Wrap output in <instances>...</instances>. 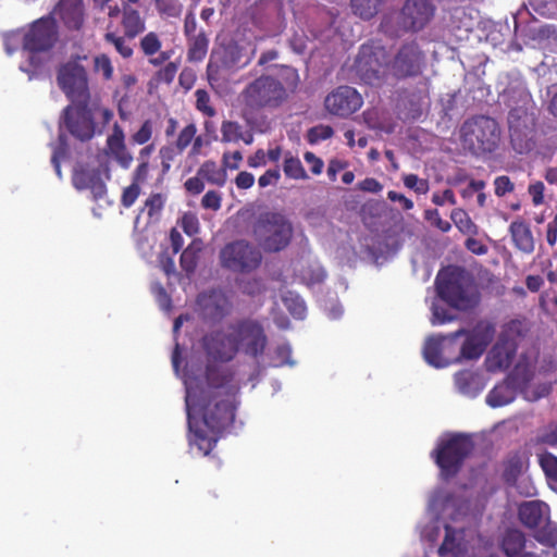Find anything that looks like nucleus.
<instances>
[{"instance_id": "obj_2", "label": "nucleus", "mask_w": 557, "mask_h": 557, "mask_svg": "<svg viewBox=\"0 0 557 557\" xmlns=\"http://www.w3.org/2000/svg\"><path fill=\"white\" fill-rule=\"evenodd\" d=\"M288 99L283 83L272 75H261L249 82L238 94L240 117L256 133L265 134L272 121L265 111L280 109Z\"/></svg>"}, {"instance_id": "obj_24", "label": "nucleus", "mask_w": 557, "mask_h": 557, "mask_svg": "<svg viewBox=\"0 0 557 557\" xmlns=\"http://www.w3.org/2000/svg\"><path fill=\"white\" fill-rule=\"evenodd\" d=\"M515 352L516 346L513 342L500 339L495 344L486 357L485 364L487 370L495 372L508 368L512 361Z\"/></svg>"}, {"instance_id": "obj_40", "label": "nucleus", "mask_w": 557, "mask_h": 557, "mask_svg": "<svg viewBox=\"0 0 557 557\" xmlns=\"http://www.w3.org/2000/svg\"><path fill=\"white\" fill-rule=\"evenodd\" d=\"M450 219L461 233L467 235L476 234V225L463 209H454L450 213Z\"/></svg>"}, {"instance_id": "obj_59", "label": "nucleus", "mask_w": 557, "mask_h": 557, "mask_svg": "<svg viewBox=\"0 0 557 557\" xmlns=\"http://www.w3.org/2000/svg\"><path fill=\"white\" fill-rule=\"evenodd\" d=\"M205 209L219 210L221 208V195L215 190L208 191L201 199Z\"/></svg>"}, {"instance_id": "obj_50", "label": "nucleus", "mask_w": 557, "mask_h": 557, "mask_svg": "<svg viewBox=\"0 0 557 557\" xmlns=\"http://www.w3.org/2000/svg\"><path fill=\"white\" fill-rule=\"evenodd\" d=\"M431 311H432L431 323L433 325L444 324V323L455 320V317L449 314L448 311L446 310V308L436 301L432 302Z\"/></svg>"}, {"instance_id": "obj_45", "label": "nucleus", "mask_w": 557, "mask_h": 557, "mask_svg": "<svg viewBox=\"0 0 557 557\" xmlns=\"http://www.w3.org/2000/svg\"><path fill=\"white\" fill-rule=\"evenodd\" d=\"M94 72L101 75L104 81H110L113 77V65L107 54H98L94 58Z\"/></svg>"}, {"instance_id": "obj_15", "label": "nucleus", "mask_w": 557, "mask_h": 557, "mask_svg": "<svg viewBox=\"0 0 557 557\" xmlns=\"http://www.w3.org/2000/svg\"><path fill=\"white\" fill-rule=\"evenodd\" d=\"M232 331L238 351L242 350L246 355L257 357L261 355L267 345V336L262 326L255 321H242L232 325Z\"/></svg>"}, {"instance_id": "obj_42", "label": "nucleus", "mask_w": 557, "mask_h": 557, "mask_svg": "<svg viewBox=\"0 0 557 557\" xmlns=\"http://www.w3.org/2000/svg\"><path fill=\"white\" fill-rule=\"evenodd\" d=\"M165 203V196L162 194H152L146 201L144 211L147 212L150 222H157Z\"/></svg>"}, {"instance_id": "obj_33", "label": "nucleus", "mask_w": 557, "mask_h": 557, "mask_svg": "<svg viewBox=\"0 0 557 557\" xmlns=\"http://www.w3.org/2000/svg\"><path fill=\"white\" fill-rule=\"evenodd\" d=\"M122 24L125 35L128 38H135L145 30V21L141 18L139 12L134 9H124Z\"/></svg>"}, {"instance_id": "obj_11", "label": "nucleus", "mask_w": 557, "mask_h": 557, "mask_svg": "<svg viewBox=\"0 0 557 557\" xmlns=\"http://www.w3.org/2000/svg\"><path fill=\"white\" fill-rule=\"evenodd\" d=\"M465 333L463 329L457 332L438 337L426 339L423 348L425 361L435 368H445L451 363L462 360L458 338Z\"/></svg>"}, {"instance_id": "obj_19", "label": "nucleus", "mask_w": 557, "mask_h": 557, "mask_svg": "<svg viewBox=\"0 0 557 557\" xmlns=\"http://www.w3.org/2000/svg\"><path fill=\"white\" fill-rule=\"evenodd\" d=\"M465 336L462 345L459 344L462 359H478L493 337V329L486 323H479L473 330L461 334Z\"/></svg>"}, {"instance_id": "obj_38", "label": "nucleus", "mask_w": 557, "mask_h": 557, "mask_svg": "<svg viewBox=\"0 0 557 557\" xmlns=\"http://www.w3.org/2000/svg\"><path fill=\"white\" fill-rule=\"evenodd\" d=\"M283 171L284 174L292 180L308 178L301 161L294 157L290 152L284 154Z\"/></svg>"}, {"instance_id": "obj_39", "label": "nucleus", "mask_w": 557, "mask_h": 557, "mask_svg": "<svg viewBox=\"0 0 557 557\" xmlns=\"http://www.w3.org/2000/svg\"><path fill=\"white\" fill-rule=\"evenodd\" d=\"M552 391L550 383L547 382H529L521 387L523 397L529 401H535L546 397Z\"/></svg>"}, {"instance_id": "obj_56", "label": "nucleus", "mask_w": 557, "mask_h": 557, "mask_svg": "<svg viewBox=\"0 0 557 557\" xmlns=\"http://www.w3.org/2000/svg\"><path fill=\"white\" fill-rule=\"evenodd\" d=\"M152 123L145 121L140 128L132 136V140L137 145H144L151 139Z\"/></svg>"}, {"instance_id": "obj_1", "label": "nucleus", "mask_w": 557, "mask_h": 557, "mask_svg": "<svg viewBox=\"0 0 557 557\" xmlns=\"http://www.w3.org/2000/svg\"><path fill=\"white\" fill-rule=\"evenodd\" d=\"M184 384L189 443L207 456L218 441V433L233 422L238 384L221 369H202L193 360L187 362Z\"/></svg>"}, {"instance_id": "obj_64", "label": "nucleus", "mask_w": 557, "mask_h": 557, "mask_svg": "<svg viewBox=\"0 0 557 557\" xmlns=\"http://www.w3.org/2000/svg\"><path fill=\"white\" fill-rule=\"evenodd\" d=\"M304 158H305V161L310 165V170L313 174L319 175L322 173L324 163L313 152H310V151L306 152Z\"/></svg>"}, {"instance_id": "obj_37", "label": "nucleus", "mask_w": 557, "mask_h": 557, "mask_svg": "<svg viewBox=\"0 0 557 557\" xmlns=\"http://www.w3.org/2000/svg\"><path fill=\"white\" fill-rule=\"evenodd\" d=\"M161 18H180L184 10V0H153Z\"/></svg>"}, {"instance_id": "obj_43", "label": "nucleus", "mask_w": 557, "mask_h": 557, "mask_svg": "<svg viewBox=\"0 0 557 557\" xmlns=\"http://www.w3.org/2000/svg\"><path fill=\"white\" fill-rule=\"evenodd\" d=\"M284 305L287 310L297 319H304L306 314V305L305 301L293 293H288L283 298Z\"/></svg>"}, {"instance_id": "obj_18", "label": "nucleus", "mask_w": 557, "mask_h": 557, "mask_svg": "<svg viewBox=\"0 0 557 557\" xmlns=\"http://www.w3.org/2000/svg\"><path fill=\"white\" fill-rule=\"evenodd\" d=\"M326 110L338 116H347L362 106V97L352 87L341 86L325 98Z\"/></svg>"}, {"instance_id": "obj_52", "label": "nucleus", "mask_w": 557, "mask_h": 557, "mask_svg": "<svg viewBox=\"0 0 557 557\" xmlns=\"http://www.w3.org/2000/svg\"><path fill=\"white\" fill-rule=\"evenodd\" d=\"M333 135V129L327 125H319L310 128L307 134L308 141L310 144H317L321 140H325Z\"/></svg>"}, {"instance_id": "obj_62", "label": "nucleus", "mask_w": 557, "mask_h": 557, "mask_svg": "<svg viewBox=\"0 0 557 557\" xmlns=\"http://www.w3.org/2000/svg\"><path fill=\"white\" fill-rule=\"evenodd\" d=\"M432 201L436 206H444L445 203L456 205V202H457L456 197H455L453 190H450V189H446L442 194H440V193L433 194Z\"/></svg>"}, {"instance_id": "obj_26", "label": "nucleus", "mask_w": 557, "mask_h": 557, "mask_svg": "<svg viewBox=\"0 0 557 557\" xmlns=\"http://www.w3.org/2000/svg\"><path fill=\"white\" fill-rule=\"evenodd\" d=\"M445 539L438 549L441 556L451 555L453 557H465L469 545L466 540V533L462 529H454L449 524L445 525Z\"/></svg>"}, {"instance_id": "obj_7", "label": "nucleus", "mask_w": 557, "mask_h": 557, "mask_svg": "<svg viewBox=\"0 0 557 557\" xmlns=\"http://www.w3.org/2000/svg\"><path fill=\"white\" fill-rule=\"evenodd\" d=\"M518 517L528 529L534 530L533 537L545 546L557 544V524L549 520V507L541 500H528L519 505Z\"/></svg>"}, {"instance_id": "obj_61", "label": "nucleus", "mask_w": 557, "mask_h": 557, "mask_svg": "<svg viewBox=\"0 0 557 557\" xmlns=\"http://www.w3.org/2000/svg\"><path fill=\"white\" fill-rule=\"evenodd\" d=\"M544 184L542 182H535L530 184L528 191L532 197V201L535 206H540L544 200Z\"/></svg>"}, {"instance_id": "obj_57", "label": "nucleus", "mask_w": 557, "mask_h": 557, "mask_svg": "<svg viewBox=\"0 0 557 557\" xmlns=\"http://www.w3.org/2000/svg\"><path fill=\"white\" fill-rule=\"evenodd\" d=\"M140 194V187L137 184L132 183L129 186L124 188L122 193L121 202L125 208H129L134 205Z\"/></svg>"}, {"instance_id": "obj_30", "label": "nucleus", "mask_w": 557, "mask_h": 557, "mask_svg": "<svg viewBox=\"0 0 557 557\" xmlns=\"http://www.w3.org/2000/svg\"><path fill=\"white\" fill-rule=\"evenodd\" d=\"M502 548L508 557H518L527 548H535V544L528 541L522 531L509 529L503 536Z\"/></svg>"}, {"instance_id": "obj_20", "label": "nucleus", "mask_w": 557, "mask_h": 557, "mask_svg": "<svg viewBox=\"0 0 557 557\" xmlns=\"http://www.w3.org/2000/svg\"><path fill=\"white\" fill-rule=\"evenodd\" d=\"M205 348L214 360L228 361L238 352L232 326L226 331L213 333L205 338Z\"/></svg>"}, {"instance_id": "obj_8", "label": "nucleus", "mask_w": 557, "mask_h": 557, "mask_svg": "<svg viewBox=\"0 0 557 557\" xmlns=\"http://www.w3.org/2000/svg\"><path fill=\"white\" fill-rule=\"evenodd\" d=\"M472 448L473 444L466 435L455 434L442 437L432 453L442 476L446 479L454 476Z\"/></svg>"}, {"instance_id": "obj_23", "label": "nucleus", "mask_w": 557, "mask_h": 557, "mask_svg": "<svg viewBox=\"0 0 557 557\" xmlns=\"http://www.w3.org/2000/svg\"><path fill=\"white\" fill-rule=\"evenodd\" d=\"M107 152L123 169H128L133 162V156L125 146L124 132L119 124L113 125L112 133L108 136Z\"/></svg>"}, {"instance_id": "obj_3", "label": "nucleus", "mask_w": 557, "mask_h": 557, "mask_svg": "<svg viewBox=\"0 0 557 557\" xmlns=\"http://www.w3.org/2000/svg\"><path fill=\"white\" fill-rule=\"evenodd\" d=\"M57 32L53 21L50 18H40L25 33L16 30L7 35L4 37V47L7 53L12 54L13 49L11 48V40L23 42V51L29 64H22L21 70L26 73H32L29 75V78H32L44 62L41 53L52 47Z\"/></svg>"}, {"instance_id": "obj_25", "label": "nucleus", "mask_w": 557, "mask_h": 557, "mask_svg": "<svg viewBox=\"0 0 557 557\" xmlns=\"http://www.w3.org/2000/svg\"><path fill=\"white\" fill-rule=\"evenodd\" d=\"M67 28L78 29L84 22V5L82 0H60L54 10Z\"/></svg>"}, {"instance_id": "obj_46", "label": "nucleus", "mask_w": 557, "mask_h": 557, "mask_svg": "<svg viewBox=\"0 0 557 557\" xmlns=\"http://www.w3.org/2000/svg\"><path fill=\"white\" fill-rule=\"evenodd\" d=\"M196 134L197 127L194 123H189L183 129H181L175 141V149L177 153H182L189 145H191Z\"/></svg>"}, {"instance_id": "obj_27", "label": "nucleus", "mask_w": 557, "mask_h": 557, "mask_svg": "<svg viewBox=\"0 0 557 557\" xmlns=\"http://www.w3.org/2000/svg\"><path fill=\"white\" fill-rule=\"evenodd\" d=\"M198 306L206 318L219 319L227 312L230 304L222 292L213 290L201 294L198 297Z\"/></svg>"}, {"instance_id": "obj_41", "label": "nucleus", "mask_w": 557, "mask_h": 557, "mask_svg": "<svg viewBox=\"0 0 557 557\" xmlns=\"http://www.w3.org/2000/svg\"><path fill=\"white\" fill-rule=\"evenodd\" d=\"M202 248L200 240H193V243L181 255V267L186 272L190 273L197 265L198 252Z\"/></svg>"}, {"instance_id": "obj_14", "label": "nucleus", "mask_w": 557, "mask_h": 557, "mask_svg": "<svg viewBox=\"0 0 557 557\" xmlns=\"http://www.w3.org/2000/svg\"><path fill=\"white\" fill-rule=\"evenodd\" d=\"M388 74L397 78L417 76L424 64V54L416 42H409L399 48L391 59L387 55Z\"/></svg>"}, {"instance_id": "obj_51", "label": "nucleus", "mask_w": 557, "mask_h": 557, "mask_svg": "<svg viewBox=\"0 0 557 557\" xmlns=\"http://www.w3.org/2000/svg\"><path fill=\"white\" fill-rule=\"evenodd\" d=\"M140 48L147 55H152L157 53L161 48V41L159 36L150 32L146 36H144L140 40Z\"/></svg>"}, {"instance_id": "obj_63", "label": "nucleus", "mask_w": 557, "mask_h": 557, "mask_svg": "<svg viewBox=\"0 0 557 557\" xmlns=\"http://www.w3.org/2000/svg\"><path fill=\"white\" fill-rule=\"evenodd\" d=\"M358 188L362 191L377 194L383 189V186L377 180L368 177L358 184Z\"/></svg>"}, {"instance_id": "obj_12", "label": "nucleus", "mask_w": 557, "mask_h": 557, "mask_svg": "<svg viewBox=\"0 0 557 557\" xmlns=\"http://www.w3.org/2000/svg\"><path fill=\"white\" fill-rule=\"evenodd\" d=\"M261 252L246 240L226 245L220 252L221 264L234 272H251L261 263Z\"/></svg>"}, {"instance_id": "obj_32", "label": "nucleus", "mask_w": 557, "mask_h": 557, "mask_svg": "<svg viewBox=\"0 0 557 557\" xmlns=\"http://www.w3.org/2000/svg\"><path fill=\"white\" fill-rule=\"evenodd\" d=\"M251 128L245 131L243 125L236 121H223L221 124V140L223 143H238L243 140L246 145L253 143V133Z\"/></svg>"}, {"instance_id": "obj_29", "label": "nucleus", "mask_w": 557, "mask_h": 557, "mask_svg": "<svg viewBox=\"0 0 557 557\" xmlns=\"http://www.w3.org/2000/svg\"><path fill=\"white\" fill-rule=\"evenodd\" d=\"M455 385L460 394L467 397H475L485 387L486 380L480 373L461 371L455 375Z\"/></svg>"}, {"instance_id": "obj_31", "label": "nucleus", "mask_w": 557, "mask_h": 557, "mask_svg": "<svg viewBox=\"0 0 557 557\" xmlns=\"http://www.w3.org/2000/svg\"><path fill=\"white\" fill-rule=\"evenodd\" d=\"M512 240L516 247L524 253L534 250V238L530 226L523 221H513L509 226Z\"/></svg>"}, {"instance_id": "obj_35", "label": "nucleus", "mask_w": 557, "mask_h": 557, "mask_svg": "<svg viewBox=\"0 0 557 557\" xmlns=\"http://www.w3.org/2000/svg\"><path fill=\"white\" fill-rule=\"evenodd\" d=\"M539 462L549 487L557 493V457L550 453H542L539 455Z\"/></svg>"}, {"instance_id": "obj_22", "label": "nucleus", "mask_w": 557, "mask_h": 557, "mask_svg": "<svg viewBox=\"0 0 557 557\" xmlns=\"http://www.w3.org/2000/svg\"><path fill=\"white\" fill-rule=\"evenodd\" d=\"M518 372L495 385L486 395V404L492 408L503 407L512 403L517 396Z\"/></svg>"}, {"instance_id": "obj_16", "label": "nucleus", "mask_w": 557, "mask_h": 557, "mask_svg": "<svg viewBox=\"0 0 557 557\" xmlns=\"http://www.w3.org/2000/svg\"><path fill=\"white\" fill-rule=\"evenodd\" d=\"M84 106H69L64 109L63 122L66 129L81 140H88L95 135V123L91 116V109Z\"/></svg>"}, {"instance_id": "obj_28", "label": "nucleus", "mask_w": 557, "mask_h": 557, "mask_svg": "<svg viewBox=\"0 0 557 557\" xmlns=\"http://www.w3.org/2000/svg\"><path fill=\"white\" fill-rule=\"evenodd\" d=\"M73 182L78 189H90L95 200L102 199L107 194L106 184L96 171L83 170L76 172Z\"/></svg>"}, {"instance_id": "obj_54", "label": "nucleus", "mask_w": 557, "mask_h": 557, "mask_svg": "<svg viewBox=\"0 0 557 557\" xmlns=\"http://www.w3.org/2000/svg\"><path fill=\"white\" fill-rule=\"evenodd\" d=\"M178 223L183 231L189 236L196 235L199 232V220L194 213H184Z\"/></svg>"}, {"instance_id": "obj_4", "label": "nucleus", "mask_w": 557, "mask_h": 557, "mask_svg": "<svg viewBox=\"0 0 557 557\" xmlns=\"http://www.w3.org/2000/svg\"><path fill=\"white\" fill-rule=\"evenodd\" d=\"M253 234L258 244L265 251L276 252L288 246L293 236V225L280 212H265L258 218L253 226Z\"/></svg>"}, {"instance_id": "obj_5", "label": "nucleus", "mask_w": 557, "mask_h": 557, "mask_svg": "<svg viewBox=\"0 0 557 557\" xmlns=\"http://www.w3.org/2000/svg\"><path fill=\"white\" fill-rule=\"evenodd\" d=\"M461 140L463 148L474 154L492 152L498 147L500 128L492 117L475 116L463 123Z\"/></svg>"}, {"instance_id": "obj_49", "label": "nucleus", "mask_w": 557, "mask_h": 557, "mask_svg": "<svg viewBox=\"0 0 557 557\" xmlns=\"http://www.w3.org/2000/svg\"><path fill=\"white\" fill-rule=\"evenodd\" d=\"M292 355V347L288 344H283L276 347L274 351V366L275 367H282V366H294L295 361L290 358Z\"/></svg>"}, {"instance_id": "obj_44", "label": "nucleus", "mask_w": 557, "mask_h": 557, "mask_svg": "<svg viewBox=\"0 0 557 557\" xmlns=\"http://www.w3.org/2000/svg\"><path fill=\"white\" fill-rule=\"evenodd\" d=\"M208 49V39L205 34L200 33L191 39L188 55L189 59L199 61L203 59Z\"/></svg>"}, {"instance_id": "obj_47", "label": "nucleus", "mask_w": 557, "mask_h": 557, "mask_svg": "<svg viewBox=\"0 0 557 557\" xmlns=\"http://www.w3.org/2000/svg\"><path fill=\"white\" fill-rule=\"evenodd\" d=\"M195 97L197 110H199L205 115H208L210 117L216 114L215 109L210 104V96L206 90L197 89L195 91Z\"/></svg>"}, {"instance_id": "obj_48", "label": "nucleus", "mask_w": 557, "mask_h": 557, "mask_svg": "<svg viewBox=\"0 0 557 557\" xmlns=\"http://www.w3.org/2000/svg\"><path fill=\"white\" fill-rule=\"evenodd\" d=\"M106 40L114 46L116 51L124 58L133 54V48L124 37L116 36L113 33L106 34Z\"/></svg>"}, {"instance_id": "obj_17", "label": "nucleus", "mask_w": 557, "mask_h": 557, "mask_svg": "<svg viewBox=\"0 0 557 557\" xmlns=\"http://www.w3.org/2000/svg\"><path fill=\"white\" fill-rule=\"evenodd\" d=\"M434 11L431 0H407L399 14L401 28L414 32L424 28L432 20Z\"/></svg>"}, {"instance_id": "obj_21", "label": "nucleus", "mask_w": 557, "mask_h": 557, "mask_svg": "<svg viewBox=\"0 0 557 557\" xmlns=\"http://www.w3.org/2000/svg\"><path fill=\"white\" fill-rule=\"evenodd\" d=\"M255 50H248L246 47L236 44L228 45L221 52H216L214 58L220 62L221 67L236 72L247 66L253 59Z\"/></svg>"}, {"instance_id": "obj_60", "label": "nucleus", "mask_w": 557, "mask_h": 557, "mask_svg": "<svg viewBox=\"0 0 557 557\" xmlns=\"http://www.w3.org/2000/svg\"><path fill=\"white\" fill-rule=\"evenodd\" d=\"M426 219L432 222L438 230L446 233L451 228L448 221L443 220L436 209L426 211Z\"/></svg>"}, {"instance_id": "obj_10", "label": "nucleus", "mask_w": 557, "mask_h": 557, "mask_svg": "<svg viewBox=\"0 0 557 557\" xmlns=\"http://www.w3.org/2000/svg\"><path fill=\"white\" fill-rule=\"evenodd\" d=\"M535 113L527 107L512 109L508 115L509 136L518 153L530 151L535 139Z\"/></svg>"}, {"instance_id": "obj_9", "label": "nucleus", "mask_w": 557, "mask_h": 557, "mask_svg": "<svg viewBox=\"0 0 557 557\" xmlns=\"http://www.w3.org/2000/svg\"><path fill=\"white\" fill-rule=\"evenodd\" d=\"M354 69L356 75L366 84H380L389 72L386 50L376 44L362 45Z\"/></svg>"}, {"instance_id": "obj_34", "label": "nucleus", "mask_w": 557, "mask_h": 557, "mask_svg": "<svg viewBox=\"0 0 557 557\" xmlns=\"http://www.w3.org/2000/svg\"><path fill=\"white\" fill-rule=\"evenodd\" d=\"M198 175L205 181L223 186L226 182V172L214 161H206L198 170Z\"/></svg>"}, {"instance_id": "obj_55", "label": "nucleus", "mask_w": 557, "mask_h": 557, "mask_svg": "<svg viewBox=\"0 0 557 557\" xmlns=\"http://www.w3.org/2000/svg\"><path fill=\"white\" fill-rule=\"evenodd\" d=\"M443 504V512L449 510L453 507V499L447 498L443 492H436L429 503V509L434 513H440V504Z\"/></svg>"}, {"instance_id": "obj_53", "label": "nucleus", "mask_w": 557, "mask_h": 557, "mask_svg": "<svg viewBox=\"0 0 557 557\" xmlns=\"http://www.w3.org/2000/svg\"><path fill=\"white\" fill-rule=\"evenodd\" d=\"M407 188L413 189L418 194H426L429 191V182L419 178L416 174H407L403 177Z\"/></svg>"}, {"instance_id": "obj_13", "label": "nucleus", "mask_w": 557, "mask_h": 557, "mask_svg": "<svg viewBox=\"0 0 557 557\" xmlns=\"http://www.w3.org/2000/svg\"><path fill=\"white\" fill-rule=\"evenodd\" d=\"M58 85L74 102L85 103L88 99V82L85 69L77 62H67L58 73Z\"/></svg>"}, {"instance_id": "obj_58", "label": "nucleus", "mask_w": 557, "mask_h": 557, "mask_svg": "<svg viewBox=\"0 0 557 557\" xmlns=\"http://www.w3.org/2000/svg\"><path fill=\"white\" fill-rule=\"evenodd\" d=\"M495 194L498 197H503L508 193H511L515 188L513 183L506 175L497 176L494 181Z\"/></svg>"}, {"instance_id": "obj_36", "label": "nucleus", "mask_w": 557, "mask_h": 557, "mask_svg": "<svg viewBox=\"0 0 557 557\" xmlns=\"http://www.w3.org/2000/svg\"><path fill=\"white\" fill-rule=\"evenodd\" d=\"M383 0H350L352 12L362 20H371L375 16Z\"/></svg>"}, {"instance_id": "obj_6", "label": "nucleus", "mask_w": 557, "mask_h": 557, "mask_svg": "<svg viewBox=\"0 0 557 557\" xmlns=\"http://www.w3.org/2000/svg\"><path fill=\"white\" fill-rule=\"evenodd\" d=\"M436 289L442 300L458 310H469L478 302V292L468 276L459 273H440Z\"/></svg>"}]
</instances>
